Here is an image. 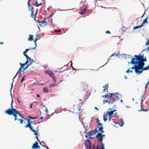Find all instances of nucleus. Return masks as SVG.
I'll return each instance as SVG.
<instances>
[{"label": "nucleus", "mask_w": 149, "mask_h": 149, "mask_svg": "<svg viewBox=\"0 0 149 149\" xmlns=\"http://www.w3.org/2000/svg\"><path fill=\"white\" fill-rule=\"evenodd\" d=\"M146 61V57L144 58L143 54L135 55L132 58L131 63L134 65L131 69H134L135 72L137 75L141 74L144 70V62Z\"/></svg>", "instance_id": "1"}, {"label": "nucleus", "mask_w": 149, "mask_h": 149, "mask_svg": "<svg viewBox=\"0 0 149 149\" xmlns=\"http://www.w3.org/2000/svg\"><path fill=\"white\" fill-rule=\"evenodd\" d=\"M105 136V135L101 133H98L95 137L97 138L98 142H100L101 145L100 149H105L104 144L102 142L103 138Z\"/></svg>", "instance_id": "2"}, {"label": "nucleus", "mask_w": 149, "mask_h": 149, "mask_svg": "<svg viewBox=\"0 0 149 149\" xmlns=\"http://www.w3.org/2000/svg\"><path fill=\"white\" fill-rule=\"evenodd\" d=\"M11 98H12V101L11 104V108L8 109L6 110L5 113L9 115H12L14 113V109L13 108V107L12 105L13 103V99L12 98V96L11 95Z\"/></svg>", "instance_id": "3"}, {"label": "nucleus", "mask_w": 149, "mask_h": 149, "mask_svg": "<svg viewBox=\"0 0 149 149\" xmlns=\"http://www.w3.org/2000/svg\"><path fill=\"white\" fill-rule=\"evenodd\" d=\"M91 143L89 140H87L85 143L86 149H91Z\"/></svg>", "instance_id": "4"}, {"label": "nucleus", "mask_w": 149, "mask_h": 149, "mask_svg": "<svg viewBox=\"0 0 149 149\" xmlns=\"http://www.w3.org/2000/svg\"><path fill=\"white\" fill-rule=\"evenodd\" d=\"M25 120H27V124L25 126V127L26 128H29L30 130L32 128V127L31 125L32 124V121L29 118H24Z\"/></svg>", "instance_id": "5"}, {"label": "nucleus", "mask_w": 149, "mask_h": 149, "mask_svg": "<svg viewBox=\"0 0 149 149\" xmlns=\"http://www.w3.org/2000/svg\"><path fill=\"white\" fill-rule=\"evenodd\" d=\"M91 131H89L88 133V135H86L85 137L86 138L93 139L95 138V137H92V136H94V134H95V132H91Z\"/></svg>", "instance_id": "6"}, {"label": "nucleus", "mask_w": 149, "mask_h": 149, "mask_svg": "<svg viewBox=\"0 0 149 149\" xmlns=\"http://www.w3.org/2000/svg\"><path fill=\"white\" fill-rule=\"evenodd\" d=\"M108 111H107L106 113V116H108L109 117H111V116L113 114L114 115H116L117 113L116 112H115V113H114L113 112V111L111 110V109L110 108L108 109Z\"/></svg>", "instance_id": "7"}, {"label": "nucleus", "mask_w": 149, "mask_h": 149, "mask_svg": "<svg viewBox=\"0 0 149 149\" xmlns=\"http://www.w3.org/2000/svg\"><path fill=\"white\" fill-rule=\"evenodd\" d=\"M45 72L46 74H48L51 77L54 76L53 72L49 70H46L45 71Z\"/></svg>", "instance_id": "8"}, {"label": "nucleus", "mask_w": 149, "mask_h": 149, "mask_svg": "<svg viewBox=\"0 0 149 149\" xmlns=\"http://www.w3.org/2000/svg\"><path fill=\"white\" fill-rule=\"evenodd\" d=\"M84 127L85 128L86 130L87 131L90 128V124L89 123H85L83 125Z\"/></svg>", "instance_id": "9"}, {"label": "nucleus", "mask_w": 149, "mask_h": 149, "mask_svg": "<svg viewBox=\"0 0 149 149\" xmlns=\"http://www.w3.org/2000/svg\"><path fill=\"white\" fill-rule=\"evenodd\" d=\"M38 142L37 141L36 142L33 144V146H32V148L34 149H36V147L38 145Z\"/></svg>", "instance_id": "10"}, {"label": "nucleus", "mask_w": 149, "mask_h": 149, "mask_svg": "<svg viewBox=\"0 0 149 149\" xmlns=\"http://www.w3.org/2000/svg\"><path fill=\"white\" fill-rule=\"evenodd\" d=\"M26 59H28L29 61V65H30L32 64V63L34 62V60L33 59H31V58L29 57H28Z\"/></svg>", "instance_id": "11"}, {"label": "nucleus", "mask_w": 149, "mask_h": 149, "mask_svg": "<svg viewBox=\"0 0 149 149\" xmlns=\"http://www.w3.org/2000/svg\"><path fill=\"white\" fill-rule=\"evenodd\" d=\"M109 102L110 103L113 104V102H116V99L115 97L111 98L109 100Z\"/></svg>", "instance_id": "12"}, {"label": "nucleus", "mask_w": 149, "mask_h": 149, "mask_svg": "<svg viewBox=\"0 0 149 149\" xmlns=\"http://www.w3.org/2000/svg\"><path fill=\"white\" fill-rule=\"evenodd\" d=\"M53 15H54L53 14L50 15V16L49 17V18H48V19H49L48 20H50V24L52 25H53V23H52V16Z\"/></svg>", "instance_id": "13"}, {"label": "nucleus", "mask_w": 149, "mask_h": 149, "mask_svg": "<svg viewBox=\"0 0 149 149\" xmlns=\"http://www.w3.org/2000/svg\"><path fill=\"white\" fill-rule=\"evenodd\" d=\"M92 149H100V148L99 147L98 144H97V147L95 148V144H94L92 146Z\"/></svg>", "instance_id": "14"}, {"label": "nucleus", "mask_w": 149, "mask_h": 149, "mask_svg": "<svg viewBox=\"0 0 149 149\" xmlns=\"http://www.w3.org/2000/svg\"><path fill=\"white\" fill-rule=\"evenodd\" d=\"M30 130H31V131L34 133V135H36V136L39 135V134L38 133H37L36 131L34 130H33V128H32L31 129H30Z\"/></svg>", "instance_id": "15"}, {"label": "nucleus", "mask_w": 149, "mask_h": 149, "mask_svg": "<svg viewBox=\"0 0 149 149\" xmlns=\"http://www.w3.org/2000/svg\"><path fill=\"white\" fill-rule=\"evenodd\" d=\"M33 36L32 35H29V37L28 39L29 41H32L33 40Z\"/></svg>", "instance_id": "16"}, {"label": "nucleus", "mask_w": 149, "mask_h": 149, "mask_svg": "<svg viewBox=\"0 0 149 149\" xmlns=\"http://www.w3.org/2000/svg\"><path fill=\"white\" fill-rule=\"evenodd\" d=\"M38 22L40 23L39 26L41 27L42 26V24H43V23L47 24V23L44 20L43 21H42L40 22Z\"/></svg>", "instance_id": "17"}, {"label": "nucleus", "mask_w": 149, "mask_h": 149, "mask_svg": "<svg viewBox=\"0 0 149 149\" xmlns=\"http://www.w3.org/2000/svg\"><path fill=\"white\" fill-rule=\"evenodd\" d=\"M43 91L44 92H46L47 93H49V91L48 90L47 88V87H44L43 88Z\"/></svg>", "instance_id": "18"}, {"label": "nucleus", "mask_w": 149, "mask_h": 149, "mask_svg": "<svg viewBox=\"0 0 149 149\" xmlns=\"http://www.w3.org/2000/svg\"><path fill=\"white\" fill-rule=\"evenodd\" d=\"M148 18V17H147L145 19H144L143 22L144 24H148V22L147 20V19Z\"/></svg>", "instance_id": "19"}, {"label": "nucleus", "mask_w": 149, "mask_h": 149, "mask_svg": "<svg viewBox=\"0 0 149 149\" xmlns=\"http://www.w3.org/2000/svg\"><path fill=\"white\" fill-rule=\"evenodd\" d=\"M29 10H31V16L33 15V13L34 12V10L33 9V7H31V8L29 9Z\"/></svg>", "instance_id": "20"}, {"label": "nucleus", "mask_w": 149, "mask_h": 149, "mask_svg": "<svg viewBox=\"0 0 149 149\" xmlns=\"http://www.w3.org/2000/svg\"><path fill=\"white\" fill-rule=\"evenodd\" d=\"M28 118H29V119L31 120V119H36L38 118V116L36 117H33L31 116H28Z\"/></svg>", "instance_id": "21"}, {"label": "nucleus", "mask_w": 149, "mask_h": 149, "mask_svg": "<svg viewBox=\"0 0 149 149\" xmlns=\"http://www.w3.org/2000/svg\"><path fill=\"white\" fill-rule=\"evenodd\" d=\"M29 66H30L29 65H26V67H24L23 68L22 72L24 71V70L28 68Z\"/></svg>", "instance_id": "22"}, {"label": "nucleus", "mask_w": 149, "mask_h": 149, "mask_svg": "<svg viewBox=\"0 0 149 149\" xmlns=\"http://www.w3.org/2000/svg\"><path fill=\"white\" fill-rule=\"evenodd\" d=\"M13 113H15V114H16L17 115V114L19 115L20 114L18 111H17L16 109H14Z\"/></svg>", "instance_id": "23"}, {"label": "nucleus", "mask_w": 149, "mask_h": 149, "mask_svg": "<svg viewBox=\"0 0 149 149\" xmlns=\"http://www.w3.org/2000/svg\"><path fill=\"white\" fill-rule=\"evenodd\" d=\"M13 113H15V114H16L17 115V114L19 115L20 114L18 111H17L16 109H14Z\"/></svg>", "instance_id": "24"}, {"label": "nucleus", "mask_w": 149, "mask_h": 149, "mask_svg": "<svg viewBox=\"0 0 149 149\" xmlns=\"http://www.w3.org/2000/svg\"><path fill=\"white\" fill-rule=\"evenodd\" d=\"M40 38L39 37V34L36 35V38L34 41H37L38 40L40 39Z\"/></svg>", "instance_id": "25"}, {"label": "nucleus", "mask_w": 149, "mask_h": 149, "mask_svg": "<svg viewBox=\"0 0 149 149\" xmlns=\"http://www.w3.org/2000/svg\"><path fill=\"white\" fill-rule=\"evenodd\" d=\"M56 86V84H54L53 83L52 84H50L49 85V88H51L52 87H54V86Z\"/></svg>", "instance_id": "26"}, {"label": "nucleus", "mask_w": 149, "mask_h": 149, "mask_svg": "<svg viewBox=\"0 0 149 149\" xmlns=\"http://www.w3.org/2000/svg\"><path fill=\"white\" fill-rule=\"evenodd\" d=\"M145 93H146V92H145V91H144V94H142V96H141V104H142V102L143 101V99L142 98L144 96V95Z\"/></svg>", "instance_id": "27"}, {"label": "nucleus", "mask_w": 149, "mask_h": 149, "mask_svg": "<svg viewBox=\"0 0 149 149\" xmlns=\"http://www.w3.org/2000/svg\"><path fill=\"white\" fill-rule=\"evenodd\" d=\"M24 63V65H29V61H28V59H26V62L25 63Z\"/></svg>", "instance_id": "28"}, {"label": "nucleus", "mask_w": 149, "mask_h": 149, "mask_svg": "<svg viewBox=\"0 0 149 149\" xmlns=\"http://www.w3.org/2000/svg\"><path fill=\"white\" fill-rule=\"evenodd\" d=\"M105 102H107L109 103H110L109 102V100H104L103 101V103L104 104Z\"/></svg>", "instance_id": "29"}, {"label": "nucleus", "mask_w": 149, "mask_h": 149, "mask_svg": "<svg viewBox=\"0 0 149 149\" xmlns=\"http://www.w3.org/2000/svg\"><path fill=\"white\" fill-rule=\"evenodd\" d=\"M23 55L26 58L29 57L27 55L26 53V52H23Z\"/></svg>", "instance_id": "30"}, {"label": "nucleus", "mask_w": 149, "mask_h": 149, "mask_svg": "<svg viewBox=\"0 0 149 149\" xmlns=\"http://www.w3.org/2000/svg\"><path fill=\"white\" fill-rule=\"evenodd\" d=\"M36 4L37 5L36 6L38 7L39 6H41L42 5L41 3H40L39 4H38V1H36Z\"/></svg>", "instance_id": "31"}, {"label": "nucleus", "mask_w": 149, "mask_h": 149, "mask_svg": "<svg viewBox=\"0 0 149 149\" xmlns=\"http://www.w3.org/2000/svg\"><path fill=\"white\" fill-rule=\"evenodd\" d=\"M26 76H24L23 77L21 81V82L22 83L25 80V77Z\"/></svg>", "instance_id": "32"}, {"label": "nucleus", "mask_w": 149, "mask_h": 149, "mask_svg": "<svg viewBox=\"0 0 149 149\" xmlns=\"http://www.w3.org/2000/svg\"><path fill=\"white\" fill-rule=\"evenodd\" d=\"M103 118L104 121L105 122L107 120V118H106L104 115H103Z\"/></svg>", "instance_id": "33"}, {"label": "nucleus", "mask_w": 149, "mask_h": 149, "mask_svg": "<svg viewBox=\"0 0 149 149\" xmlns=\"http://www.w3.org/2000/svg\"><path fill=\"white\" fill-rule=\"evenodd\" d=\"M99 131H98V130L97 128H95L94 130L91 131V132H98Z\"/></svg>", "instance_id": "34"}, {"label": "nucleus", "mask_w": 149, "mask_h": 149, "mask_svg": "<svg viewBox=\"0 0 149 149\" xmlns=\"http://www.w3.org/2000/svg\"><path fill=\"white\" fill-rule=\"evenodd\" d=\"M19 65H21V67H20L21 68H23V67L25 66L24 65V64L23 63H19Z\"/></svg>", "instance_id": "35"}, {"label": "nucleus", "mask_w": 149, "mask_h": 149, "mask_svg": "<svg viewBox=\"0 0 149 149\" xmlns=\"http://www.w3.org/2000/svg\"><path fill=\"white\" fill-rule=\"evenodd\" d=\"M110 58H108V59H108V61H107V63H106L104 65H102V66H100V68H101V67H104V66L106 65V64H107V63L108 62V61H109L110 60Z\"/></svg>", "instance_id": "36"}, {"label": "nucleus", "mask_w": 149, "mask_h": 149, "mask_svg": "<svg viewBox=\"0 0 149 149\" xmlns=\"http://www.w3.org/2000/svg\"><path fill=\"white\" fill-rule=\"evenodd\" d=\"M22 68H23L21 67H20L19 68L18 72H18V73H19V72H21V71L22 72Z\"/></svg>", "instance_id": "37"}, {"label": "nucleus", "mask_w": 149, "mask_h": 149, "mask_svg": "<svg viewBox=\"0 0 149 149\" xmlns=\"http://www.w3.org/2000/svg\"><path fill=\"white\" fill-rule=\"evenodd\" d=\"M149 83V81L145 85V92H146V88H147V86L148 85V84Z\"/></svg>", "instance_id": "38"}, {"label": "nucleus", "mask_w": 149, "mask_h": 149, "mask_svg": "<svg viewBox=\"0 0 149 149\" xmlns=\"http://www.w3.org/2000/svg\"><path fill=\"white\" fill-rule=\"evenodd\" d=\"M31 0H29L28 1V6L29 8H30L31 7V4L29 3V1Z\"/></svg>", "instance_id": "39"}, {"label": "nucleus", "mask_w": 149, "mask_h": 149, "mask_svg": "<svg viewBox=\"0 0 149 149\" xmlns=\"http://www.w3.org/2000/svg\"><path fill=\"white\" fill-rule=\"evenodd\" d=\"M52 78L53 80L55 82H56V79L55 77L54 76H53L52 77Z\"/></svg>", "instance_id": "40"}, {"label": "nucleus", "mask_w": 149, "mask_h": 149, "mask_svg": "<svg viewBox=\"0 0 149 149\" xmlns=\"http://www.w3.org/2000/svg\"><path fill=\"white\" fill-rule=\"evenodd\" d=\"M70 62L71 63L70 66L71 67V68H72L73 70H75V68L73 67L72 66V61H70Z\"/></svg>", "instance_id": "41"}, {"label": "nucleus", "mask_w": 149, "mask_h": 149, "mask_svg": "<svg viewBox=\"0 0 149 149\" xmlns=\"http://www.w3.org/2000/svg\"><path fill=\"white\" fill-rule=\"evenodd\" d=\"M98 128H99L98 131H100V130H103V127H100Z\"/></svg>", "instance_id": "42"}, {"label": "nucleus", "mask_w": 149, "mask_h": 149, "mask_svg": "<svg viewBox=\"0 0 149 149\" xmlns=\"http://www.w3.org/2000/svg\"><path fill=\"white\" fill-rule=\"evenodd\" d=\"M40 144L41 145V146H42L43 147L46 148L47 149H49L47 146H44L42 145V144L40 143Z\"/></svg>", "instance_id": "43"}, {"label": "nucleus", "mask_w": 149, "mask_h": 149, "mask_svg": "<svg viewBox=\"0 0 149 149\" xmlns=\"http://www.w3.org/2000/svg\"><path fill=\"white\" fill-rule=\"evenodd\" d=\"M98 125V127H103L101 123H99Z\"/></svg>", "instance_id": "44"}, {"label": "nucleus", "mask_w": 149, "mask_h": 149, "mask_svg": "<svg viewBox=\"0 0 149 149\" xmlns=\"http://www.w3.org/2000/svg\"><path fill=\"white\" fill-rule=\"evenodd\" d=\"M13 83H12L11 84V88L10 89V93H11V91L12 89L13 88Z\"/></svg>", "instance_id": "45"}, {"label": "nucleus", "mask_w": 149, "mask_h": 149, "mask_svg": "<svg viewBox=\"0 0 149 149\" xmlns=\"http://www.w3.org/2000/svg\"><path fill=\"white\" fill-rule=\"evenodd\" d=\"M72 9H71V10H72ZM71 9H68V10H61V9H59V8H58L57 9V10H58V11H65V10H70Z\"/></svg>", "instance_id": "46"}, {"label": "nucleus", "mask_w": 149, "mask_h": 149, "mask_svg": "<svg viewBox=\"0 0 149 149\" xmlns=\"http://www.w3.org/2000/svg\"><path fill=\"white\" fill-rule=\"evenodd\" d=\"M18 74V72H17V73H16L15 75V76L13 77V82H14V79L16 77H17V75Z\"/></svg>", "instance_id": "47"}, {"label": "nucleus", "mask_w": 149, "mask_h": 149, "mask_svg": "<svg viewBox=\"0 0 149 149\" xmlns=\"http://www.w3.org/2000/svg\"><path fill=\"white\" fill-rule=\"evenodd\" d=\"M18 120L19 121H20V123L21 124H22V123H23V120L20 119H18Z\"/></svg>", "instance_id": "48"}, {"label": "nucleus", "mask_w": 149, "mask_h": 149, "mask_svg": "<svg viewBox=\"0 0 149 149\" xmlns=\"http://www.w3.org/2000/svg\"><path fill=\"white\" fill-rule=\"evenodd\" d=\"M18 74H19L18 77L19 78L22 76L21 73V72H19Z\"/></svg>", "instance_id": "49"}, {"label": "nucleus", "mask_w": 149, "mask_h": 149, "mask_svg": "<svg viewBox=\"0 0 149 149\" xmlns=\"http://www.w3.org/2000/svg\"><path fill=\"white\" fill-rule=\"evenodd\" d=\"M113 95V93H110V95L109 96V97H110V98H113V97H112Z\"/></svg>", "instance_id": "50"}, {"label": "nucleus", "mask_w": 149, "mask_h": 149, "mask_svg": "<svg viewBox=\"0 0 149 149\" xmlns=\"http://www.w3.org/2000/svg\"><path fill=\"white\" fill-rule=\"evenodd\" d=\"M141 104V109L140 110H138V111H143V109H142V104Z\"/></svg>", "instance_id": "51"}, {"label": "nucleus", "mask_w": 149, "mask_h": 149, "mask_svg": "<svg viewBox=\"0 0 149 149\" xmlns=\"http://www.w3.org/2000/svg\"><path fill=\"white\" fill-rule=\"evenodd\" d=\"M55 32H60L61 31V29H59L58 30H57V29H56V30H55Z\"/></svg>", "instance_id": "52"}, {"label": "nucleus", "mask_w": 149, "mask_h": 149, "mask_svg": "<svg viewBox=\"0 0 149 149\" xmlns=\"http://www.w3.org/2000/svg\"><path fill=\"white\" fill-rule=\"evenodd\" d=\"M145 69H144V70H148L149 69V65H148V66H147V67H146L145 68Z\"/></svg>", "instance_id": "53"}, {"label": "nucleus", "mask_w": 149, "mask_h": 149, "mask_svg": "<svg viewBox=\"0 0 149 149\" xmlns=\"http://www.w3.org/2000/svg\"><path fill=\"white\" fill-rule=\"evenodd\" d=\"M107 87V88H108V84H106L105 86H103V87L105 88V87Z\"/></svg>", "instance_id": "54"}, {"label": "nucleus", "mask_w": 149, "mask_h": 149, "mask_svg": "<svg viewBox=\"0 0 149 149\" xmlns=\"http://www.w3.org/2000/svg\"><path fill=\"white\" fill-rule=\"evenodd\" d=\"M12 115L13 116H14L15 118V117L17 118V115H16V114H15L14 113H13Z\"/></svg>", "instance_id": "55"}, {"label": "nucleus", "mask_w": 149, "mask_h": 149, "mask_svg": "<svg viewBox=\"0 0 149 149\" xmlns=\"http://www.w3.org/2000/svg\"><path fill=\"white\" fill-rule=\"evenodd\" d=\"M30 49H25L24 52H26V53H27V52L29 50H30Z\"/></svg>", "instance_id": "56"}, {"label": "nucleus", "mask_w": 149, "mask_h": 149, "mask_svg": "<svg viewBox=\"0 0 149 149\" xmlns=\"http://www.w3.org/2000/svg\"><path fill=\"white\" fill-rule=\"evenodd\" d=\"M138 29V28L137 26H134L133 30H134L135 29Z\"/></svg>", "instance_id": "57"}, {"label": "nucleus", "mask_w": 149, "mask_h": 149, "mask_svg": "<svg viewBox=\"0 0 149 149\" xmlns=\"http://www.w3.org/2000/svg\"><path fill=\"white\" fill-rule=\"evenodd\" d=\"M86 7H85L83 9V11L84 12H86Z\"/></svg>", "instance_id": "58"}, {"label": "nucleus", "mask_w": 149, "mask_h": 149, "mask_svg": "<svg viewBox=\"0 0 149 149\" xmlns=\"http://www.w3.org/2000/svg\"><path fill=\"white\" fill-rule=\"evenodd\" d=\"M36 48L34 47H31L29 49H31L32 50H33L36 49Z\"/></svg>", "instance_id": "59"}, {"label": "nucleus", "mask_w": 149, "mask_h": 149, "mask_svg": "<svg viewBox=\"0 0 149 149\" xmlns=\"http://www.w3.org/2000/svg\"><path fill=\"white\" fill-rule=\"evenodd\" d=\"M149 44V40L146 42V45H148Z\"/></svg>", "instance_id": "60"}, {"label": "nucleus", "mask_w": 149, "mask_h": 149, "mask_svg": "<svg viewBox=\"0 0 149 149\" xmlns=\"http://www.w3.org/2000/svg\"><path fill=\"white\" fill-rule=\"evenodd\" d=\"M130 68H129L126 71V72L127 73H129L130 72Z\"/></svg>", "instance_id": "61"}, {"label": "nucleus", "mask_w": 149, "mask_h": 149, "mask_svg": "<svg viewBox=\"0 0 149 149\" xmlns=\"http://www.w3.org/2000/svg\"><path fill=\"white\" fill-rule=\"evenodd\" d=\"M106 33L107 34H108V33L109 34H110L111 33L110 31H106Z\"/></svg>", "instance_id": "62"}, {"label": "nucleus", "mask_w": 149, "mask_h": 149, "mask_svg": "<svg viewBox=\"0 0 149 149\" xmlns=\"http://www.w3.org/2000/svg\"><path fill=\"white\" fill-rule=\"evenodd\" d=\"M120 55V54L119 53H118V54H116V55L115 56H118V58H119Z\"/></svg>", "instance_id": "63"}, {"label": "nucleus", "mask_w": 149, "mask_h": 149, "mask_svg": "<svg viewBox=\"0 0 149 149\" xmlns=\"http://www.w3.org/2000/svg\"><path fill=\"white\" fill-rule=\"evenodd\" d=\"M36 41H34V44H35V47L36 48V47H37V44H36Z\"/></svg>", "instance_id": "64"}]
</instances>
